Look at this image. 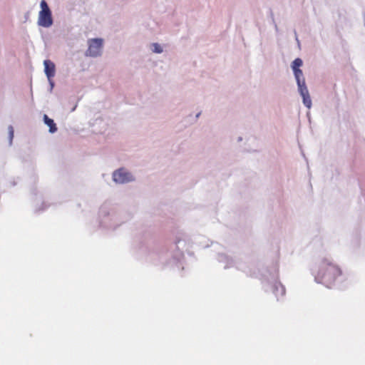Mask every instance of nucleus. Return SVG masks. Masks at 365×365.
Segmentation results:
<instances>
[{
    "label": "nucleus",
    "mask_w": 365,
    "mask_h": 365,
    "mask_svg": "<svg viewBox=\"0 0 365 365\" xmlns=\"http://www.w3.org/2000/svg\"><path fill=\"white\" fill-rule=\"evenodd\" d=\"M341 274V271L336 264L324 259L319 264V270L315 275V279L317 282L330 287Z\"/></svg>",
    "instance_id": "1"
},
{
    "label": "nucleus",
    "mask_w": 365,
    "mask_h": 365,
    "mask_svg": "<svg viewBox=\"0 0 365 365\" xmlns=\"http://www.w3.org/2000/svg\"><path fill=\"white\" fill-rule=\"evenodd\" d=\"M41 10L38 14V24L43 27H49L53 24L51 11L45 0H42L40 4Z\"/></svg>",
    "instance_id": "2"
},
{
    "label": "nucleus",
    "mask_w": 365,
    "mask_h": 365,
    "mask_svg": "<svg viewBox=\"0 0 365 365\" xmlns=\"http://www.w3.org/2000/svg\"><path fill=\"white\" fill-rule=\"evenodd\" d=\"M103 48V40L101 38H93L88 41V48L86 55L96 57L101 54Z\"/></svg>",
    "instance_id": "3"
},
{
    "label": "nucleus",
    "mask_w": 365,
    "mask_h": 365,
    "mask_svg": "<svg viewBox=\"0 0 365 365\" xmlns=\"http://www.w3.org/2000/svg\"><path fill=\"white\" fill-rule=\"evenodd\" d=\"M113 180L118 183H125L133 180L130 173L126 172L123 168L115 171L113 174Z\"/></svg>",
    "instance_id": "4"
},
{
    "label": "nucleus",
    "mask_w": 365,
    "mask_h": 365,
    "mask_svg": "<svg viewBox=\"0 0 365 365\" xmlns=\"http://www.w3.org/2000/svg\"><path fill=\"white\" fill-rule=\"evenodd\" d=\"M43 64L45 73L48 80H51L55 76V64L50 60H45Z\"/></svg>",
    "instance_id": "5"
},
{
    "label": "nucleus",
    "mask_w": 365,
    "mask_h": 365,
    "mask_svg": "<svg viewBox=\"0 0 365 365\" xmlns=\"http://www.w3.org/2000/svg\"><path fill=\"white\" fill-rule=\"evenodd\" d=\"M44 123L49 127V131L51 133H55L57 130V128L56 123L53 120L49 118L47 115H44L43 116Z\"/></svg>",
    "instance_id": "6"
},
{
    "label": "nucleus",
    "mask_w": 365,
    "mask_h": 365,
    "mask_svg": "<svg viewBox=\"0 0 365 365\" xmlns=\"http://www.w3.org/2000/svg\"><path fill=\"white\" fill-rule=\"evenodd\" d=\"M297 86H298L299 92L302 96L309 94L307 87L306 86L304 78H302V82L299 84H297Z\"/></svg>",
    "instance_id": "7"
},
{
    "label": "nucleus",
    "mask_w": 365,
    "mask_h": 365,
    "mask_svg": "<svg viewBox=\"0 0 365 365\" xmlns=\"http://www.w3.org/2000/svg\"><path fill=\"white\" fill-rule=\"evenodd\" d=\"M293 71H294L295 78L297 80V84H299L302 82V78H304L303 77L302 71L299 68V69H294V70H293Z\"/></svg>",
    "instance_id": "8"
},
{
    "label": "nucleus",
    "mask_w": 365,
    "mask_h": 365,
    "mask_svg": "<svg viewBox=\"0 0 365 365\" xmlns=\"http://www.w3.org/2000/svg\"><path fill=\"white\" fill-rule=\"evenodd\" d=\"M303 64L302 60L299 58H296L292 64V68L293 70L299 69V67Z\"/></svg>",
    "instance_id": "9"
},
{
    "label": "nucleus",
    "mask_w": 365,
    "mask_h": 365,
    "mask_svg": "<svg viewBox=\"0 0 365 365\" xmlns=\"http://www.w3.org/2000/svg\"><path fill=\"white\" fill-rule=\"evenodd\" d=\"M302 97L303 98V103H304V106L306 107H307L308 108H310L312 106V100H311L309 94L306 95V96H302Z\"/></svg>",
    "instance_id": "10"
},
{
    "label": "nucleus",
    "mask_w": 365,
    "mask_h": 365,
    "mask_svg": "<svg viewBox=\"0 0 365 365\" xmlns=\"http://www.w3.org/2000/svg\"><path fill=\"white\" fill-rule=\"evenodd\" d=\"M153 51L155 53H160L163 51L161 46L158 43H153Z\"/></svg>",
    "instance_id": "11"
},
{
    "label": "nucleus",
    "mask_w": 365,
    "mask_h": 365,
    "mask_svg": "<svg viewBox=\"0 0 365 365\" xmlns=\"http://www.w3.org/2000/svg\"><path fill=\"white\" fill-rule=\"evenodd\" d=\"M8 129H9L10 142L11 143L12 139L14 138V128L11 125H10Z\"/></svg>",
    "instance_id": "12"
}]
</instances>
